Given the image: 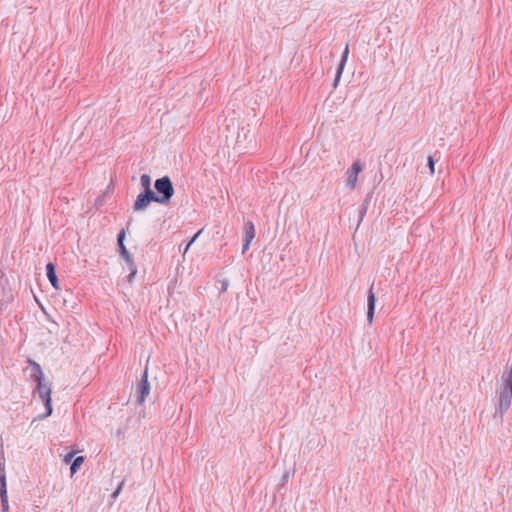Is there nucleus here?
<instances>
[{
  "label": "nucleus",
  "instance_id": "nucleus-1",
  "mask_svg": "<svg viewBox=\"0 0 512 512\" xmlns=\"http://www.w3.org/2000/svg\"><path fill=\"white\" fill-rule=\"evenodd\" d=\"M502 385L497 390L498 406L496 412L502 417L511 405L512 400V363L507 371L502 374Z\"/></svg>",
  "mask_w": 512,
  "mask_h": 512
},
{
  "label": "nucleus",
  "instance_id": "nucleus-2",
  "mask_svg": "<svg viewBox=\"0 0 512 512\" xmlns=\"http://www.w3.org/2000/svg\"><path fill=\"white\" fill-rule=\"evenodd\" d=\"M33 395H38V397L42 400L44 406H45V413L40 414L37 419H44L49 417L53 412L52 407V388L51 383L46 381V379L42 381L36 382V387L33 389Z\"/></svg>",
  "mask_w": 512,
  "mask_h": 512
},
{
  "label": "nucleus",
  "instance_id": "nucleus-3",
  "mask_svg": "<svg viewBox=\"0 0 512 512\" xmlns=\"http://www.w3.org/2000/svg\"><path fill=\"white\" fill-rule=\"evenodd\" d=\"M156 203L168 205L174 195V186L169 176H163L155 180Z\"/></svg>",
  "mask_w": 512,
  "mask_h": 512
},
{
  "label": "nucleus",
  "instance_id": "nucleus-4",
  "mask_svg": "<svg viewBox=\"0 0 512 512\" xmlns=\"http://www.w3.org/2000/svg\"><path fill=\"white\" fill-rule=\"evenodd\" d=\"M150 393V383L148 381V368L146 367L136 388V403L142 405Z\"/></svg>",
  "mask_w": 512,
  "mask_h": 512
},
{
  "label": "nucleus",
  "instance_id": "nucleus-5",
  "mask_svg": "<svg viewBox=\"0 0 512 512\" xmlns=\"http://www.w3.org/2000/svg\"><path fill=\"white\" fill-rule=\"evenodd\" d=\"M151 202H156L155 192L142 191L136 197L133 210L135 212L145 211Z\"/></svg>",
  "mask_w": 512,
  "mask_h": 512
},
{
  "label": "nucleus",
  "instance_id": "nucleus-6",
  "mask_svg": "<svg viewBox=\"0 0 512 512\" xmlns=\"http://www.w3.org/2000/svg\"><path fill=\"white\" fill-rule=\"evenodd\" d=\"M363 170V165L356 161L352 164V166L347 170V180L346 186L350 189H353L357 182L358 174Z\"/></svg>",
  "mask_w": 512,
  "mask_h": 512
},
{
  "label": "nucleus",
  "instance_id": "nucleus-7",
  "mask_svg": "<svg viewBox=\"0 0 512 512\" xmlns=\"http://www.w3.org/2000/svg\"><path fill=\"white\" fill-rule=\"evenodd\" d=\"M374 284L371 285L367 293V321L372 324L375 312L376 295L373 291Z\"/></svg>",
  "mask_w": 512,
  "mask_h": 512
},
{
  "label": "nucleus",
  "instance_id": "nucleus-8",
  "mask_svg": "<svg viewBox=\"0 0 512 512\" xmlns=\"http://www.w3.org/2000/svg\"><path fill=\"white\" fill-rule=\"evenodd\" d=\"M27 363L29 365V368L31 370V373H30V378L37 382V381H42L45 379V375L43 373V370L40 366V364L38 362H36L35 360L33 359H28L27 360Z\"/></svg>",
  "mask_w": 512,
  "mask_h": 512
},
{
  "label": "nucleus",
  "instance_id": "nucleus-9",
  "mask_svg": "<svg viewBox=\"0 0 512 512\" xmlns=\"http://www.w3.org/2000/svg\"><path fill=\"white\" fill-rule=\"evenodd\" d=\"M0 500L2 506V512H8V496H7V484L5 474L0 475Z\"/></svg>",
  "mask_w": 512,
  "mask_h": 512
},
{
  "label": "nucleus",
  "instance_id": "nucleus-10",
  "mask_svg": "<svg viewBox=\"0 0 512 512\" xmlns=\"http://www.w3.org/2000/svg\"><path fill=\"white\" fill-rule=\"evenodd\" d=\"M348 55H349V46L347 44L345 46V48H344V51H343L342 56H341L340 63L338 65V67H337V71H336V75H335V80H334V88L337 87V85H338V83L340 81L341 75L343 73L345 64H346L347 59H348Z\"/></svg>",
  "mask_w": 512,
  "mask_h": 512
},
{
  "label": "nucleus",
  "instance_id": "nucleus-11",
  "mask_svg": "<svg viewBox=\"0 0 512 512\" xmlns=\"http://www.w3.org/2000/svg\"><path fill=\"white\" fill-rule=\"evenodd\" d=\"M46 275H47V278H48L49 282L53 286V288L58 290L60 288L59 287V280H58V277H57V274H56V267H55V265L52 262H49L46 265Z\"/></svg>",
  "mask_w": 512,
  "mask_h": 512
},
{
  "label": "nucleus",
  "instance_id": "nucleus-12",
  "mask_svg": "<svg viewBox=\"0 0 512 512\" xmlns=\"http://www.w3.org/2000/svg\"><path fill=\"white\" fill-rule=\"evenodd\" d=\"M254 237H255V227H254V224L251 221H247L244 224V237H243V240H246L247 242H251Z\"/></svg>",
  "mask_w": 512,
  "mask_h": 512
},
{
  "label": "nucleus",
  "instance_id": "nucleus-13",
  "mask_svg": "<svg viewBox=\"0 0 512 512\" xmlns=\"http://www.w3.org/2000/svg\"><path fill=\"white\" fill-rule=\"evenodd\" d=\"M140 184L143 188V191H149V192H154L152 189H151V177L148 175V174H142L141 177H140Z\"/></svg>",
  "mask_w": 512,
  "mask_h": 512
},
{
  "label": "nucleus",
  "instance_id": "nucleus-14",
  "mask_svg": "<svg viewBox=\"0 0 512 512\" xmlns=\"http://www.w3.org/2000/svg\"><path fill=\"white\" fill-rule=\"evenodd\" d=\"M83 462H84L83 456L75 457L73 459V461L71 462V466H70L71 473L72 474L76 473Z\"/></svg>",
  "mask_w": 512,
  "mask_h": 512
},
{
  "label": "nucleus",
  "instance_id": "nucleus-15",
  "mask_svg": "<svg viewBox=\"0 0 512 512\" xmlns=\"http://www.w3.org/2000/svg\"><path fill=\"white\" fill-rule=\"evenodd\" d=\"M127 265H128L129 271H130L128 276H127V281L129 283H132L134 281V278H135L136 274H137V267H136L133 259H132V263L131 262L127 263Z\"/></svg>",
  "mask_w": 512,
  "mask_h": 512
},
{
  "label": "nucleus",
  "instance_id": "nucleus-16",
  "mask_svg": "<svg viewBox=\"0 0 512 512\" xmlns=\"http://www.w3.org/2000/svg\"><path fill=\"white\" fill-rule=\"evenodd\" d=\"M118 251L121 255V257L125 260L126 263H132V255L129 253V251L127 250L126 246H123V247H120L118 248Z\"/></svg>",
  "mask_w": 512,
  "mask_h": 512
},
{
  "label": "nucleus",
  "instance_id": "nucleus-17",
  "mask_svg": "<svg viewBox=\"0 0 512 512\" xmlns=\"http://www.w3.org/2000/svg\"><path fill=\"white\" fill-rule=\"evenodd\" d=\"M437 162V159L434 158V156H428V159H427V166L431 172V174H434L435 172V164Z\"/></svg>",
  "mask_w": 512,
  "mask_h": 512
},
{
  "label": "nucleus",
  "instance_id": "nucleus-18",
  "mask_svg": "<svg viewBox=\"0 0 512 512\" xmlns=\"http://www.w3.org/2000/svg\"><path fill=\"white\" fill-rule=\"evenodd\" d=\"M125 237H126V232H125L124 229H122L118 233V236H117V246H118V248L125 246V244H124Z\"/></svg>",
  "mask_w": 512,
  "mask_h": 512
},
{
  "label": "nucleus",
  "instance_id": "nucleus-19",
  "mask_svg": "<svg viewBox=\"0 0 512 512\" xmlns=\"http://www.w3.org/2000/svg\"><path fill=\"white\" fill-rule=\"evenodd\" d=\"M368 204H369V199L366 198L362 207H361V210H360V222L363 220V217L364 215L366 214V211H367V208H368Z\"/></svg>",
  "mask_w": 512,
  "mask_h": 512
},
{
  "label": "nucleus",
  "instance_id": "nucleus-20",
  "mask_svg": "<svg viewBox=\"0 0 512 512\" xmlns=\"http://www.w3.org/2000/svg\"><path fill=\"white\" fill-rule=\"evenodd\" d=\"M202 232V230H199L194 236L193 238L188 242V244L186 245V248L184 250V253H186L188 251V249L190 248V246L192 245V243L196 240V238L199 236V234Z\"/></svg>",
  "mask_w": 512,
  "mask_h": 512
},
{
  "label": "nucleus",
  "instance_id": "nucleus-21",
  "mask_svg": "<svg viewBox=\"0 0 512 512\" xmlns=\"http://www.w3.org/2000/svg\"><path fill=\"white\" fill-rule=\"evenodd\" d=\"M290 478V472L289 471H284V473L282 474V477H281V485H284L285 483L288 482Z\"/></svg>",
  "mask_w": 512,
  "mask_h": 512
},
{
  "label": "nucleus",
  "instance_id": "nucleus-22",
  "mask_svg": "<svg viewBox=\"0 0 512 512\" xmlns=\"http://www.w3.org/2000/svg\"><path fill=\"white\" fill-rule=\"evenodd\" d=\"M124 486V481L120 482V484L118 485V487L116 488V490L112 493V497L113 498H116L120 491L122 490V487Z\"/></svg>",
  "mask_w": 512,
  "mask_h": 512
},
{
  "label": "nucleus",
  "instance_id": "nucleus-23",
  "mask_svg": "<svg viewBox=\"0 0 512 512\" xmlns=\"http://www.w3.org/2000/svg\"><path fill=\"white\" fill-rule=\"evenodd\" d=\"M74 455H75V453H74V452H69V453L65 456L64 461H65L66 463H70V462H72V461H73V459L75 458V457H74Z\"/></svg>",
  "mask_w": 512,
  "mask_h": 512
},
{
  "label": "nucleus",
  "instance_id": "nucleus-24",
  "mask_svg": "<svg viewBox=\"0 0 512 512\" xmlns=\"http://www.w3.org/2000/svg\"><path fill=\"white\" fill-rule=\"evenodd\" d=\"M229 281L228 280H222L221 281V292H225L228 289Z\"/></svg>",
  "mask_w": 512,
  "mask_h": 512
},
{
  "label": "nucleus",
  "instance_id": "nucleus-25",
  "mask_svg": "<svg viewBox=\"0 0 512 512\" xmlns=\"http://www.w3.org/2000/svg\"><path fill=\"white\" fill-rule=\"evenodd\" d=\"M250 243L251 242H247L246 240H243V245H242V253L243 254L249 249Z\"/></svg>",
  "mask_w": 512,
  "mask_h": 512
}]
</instances>
